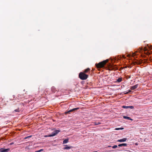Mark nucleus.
<instances>
[{
	"mask_svg": "<svg viewBox=\"0 0 152 152\" xmlns=\"http://www.w3.org/2000/svg\"><path fill=\"white\" fill-rule=\"evenodd\" d=\"M10 150V149L9 148L4 149V148H1L0 149V151L1 152H8Z\"/></svg>",
	"mask_w": 152,
	"mask_h": 152,
	"instance_id": "nucleus-5",
	"label": "nucleus"
},
{
	"mask_svg": "<svg viewBox=\"0 0 152 152\" xmlns=\"http://www.w3.org/2000/svg\"><path fill=\"white\" fill-rule=\"evenodd\" d=\"M117 69V68L115 66L111 67L109 68V70H112Z\"/></svg>",
	"mask_w": 152,
	"mask_h": 152,
	"instance_id": "nucleus-13",
	"label": "nucleus"
},
{
	"mask_svg": "<svg viewBox=\"0 0 152 152\" xmlns=\"http://www.w3.org/2000/svg\"><path fill=\"white\" fill-rule=\"evenodd\" d=\"M120 128H116L115 129V130H120Z\"/></svg>",
	"mask_w": 152,
	"mask_h": 152,
	"instance_id": "nucleus-24",
	"label": "nucleus"
},
{
	"mask_svg": "<svg viewBox=\"0 0 152 152\" xmlns=\"http://www.w3.org/2000/svg\"><path fill=\"white\" fill-rule=\"evenodd\" d=\"M65 147L63 148V149L64 150H68L72 148H73L72 146H68L67 145H65Z\"/></svg>",
	"mask_w": 152,
	"mask_h": 152,
	"instance_id": "nucleus-10",
	"label": "nucleus"
},
{
	"mask_svg": "<svg viewBox=\"0 0 152 152\" xmlns=\"http://www.w3.org/2000/svg\"><path fill=\"white\" fill-rule=\"evenodd\" d=\"M94 124L95 125H98L99 124H101V123L100 122L97 123V122H94Z\"/></svg>",
	"mask_w": 152,
	"mask_h": 152,
	"instance_id": "nucleus-18",
	"label": "nucleus"
},
{
	"mask_svg": "<svg viewBox=\"0 0 152 152\" xmlns=\"http://www.w3.org/2000/svg\"><path fill=\"white\" fill-rule=\"evenodd\" d=\"M127 144L126 143H122L118 145L119 147H122V146H127Z\"/></svg>",
	"mask_w": 152,
	"mask_h": 152,
	"instance_id": "nucleus-15",
	"label": "nucleus"
},
{
	"mask_svg": "<svg viewBox=\"0 0 152 152\" xmlns=\"http://www.w3.org/2000/svg\"><path fill=\"white\" fill-rule=\"evenodd\" d=\"M13 144H14V143L13 142H11L10 144V145H12Z\"/></svg>",
	"mask_w": 152,
	"mask_h": 152,
	"instance_id": "nucleus-25",
	"label": "nucleus"
},
{
	"mask_svg": "<svg viewBox=\"0 0 152 152\" xmlns=\"http://www.w3.org/2000/svg\"><path fill=\"white\" fill-rule=\"evenodd\" d=\"M12 96L14 99L15 98V96L14 95H13Z\"/></svg>",
	"mask_w": 152,
	"mask_h": 152,
	"instance_id": "nucleus-27",
	"label": "nucleus"
},
{
	"mask_svg": "<svg viewBox=\"0 0 152 152\" xmlns=\"http://www.w3.org/2000/svg\"><path fill=\"white\" fill-rule=\"evenodd\" d=\"M138 86V84H136L134 86H131L130 89L131 90H134L137 88Z\"/></svg>",
	"mask_w": 152,
	"mask_h": 152,
	"instance_id": "nucleus-11",
	"label": "nucleus"
},
{
	"mask_svg": "<svg viewBox=\"0 0 152 152\" xmlns=\"http://www.w3.org/2000/svg\"><path fill=\"white\" fill-rule=\"evenodd\" d=\"M117 147V145H114L112 147V148H115Z\"/></svg>",
	"mask_w": 152,
	"mask_h": 152,
	"instance_id": "nucleus-22",
	"label": "nucleus"
},
{
	"mask_svg": "<svg viewBox=\"0 0 152 152\" xmlns=\"http://www.w3.org/2000/svg\"><path fill=\"white\" fill-rule=\"evenodd\" d=\"M108 61V60H106L100 62L98 64H96L95 65L97 68H102L104 66V65Z\"/></svg>",
	"mask_w": 152,
	"mask_h": 152,
	"instance_id": "nucleus-1",
	"label": "nucleus"
},
{
	"mask_svg": "<svg viewBox=\"0 0 152 152\" xmlns=\"http://www.w3.org/2000/svg\"><path fill=\"white\" fill-rule=\"evenodd\" d=\"M122 107L124 108L127 109L128 108H129L131 109H133L134 108V107L133 106H123Z\"/></svg>",
	"mask_w": 152,
	"mask_h": 152,
	"instance_id": "nucleus-6",
	"label": "nucleus"
},
{
	"mask_svg": "<svg viewBox=\"0 0 152 152\" xmlns=\"http://www.w3.org/2000/svg\"><path fill=\"white\" fill-rule=\"evenodd\" d=\"M60 132V130H56L51 133V134L49 136H54L58 134Z\"/></svg>",
	"mask_w": 152,
	"mask_h": 152,
	"instance_id": "nucleus-3",
	"label": "nucleus"
},
{
	"mask_svg": "<svg viewBox=\"0 0 152 152\" xmlns=\"http://www.w3.org/2000/svg\"><path fill=\"white\" fill-rule=\"evenodd\" d=\"M122 77H119L115 81V83H119L122 81Z\"/></svg>",
	"mask_w": 152,
	"mask_h": 152,
	"instance_id": "nucleus-8",
	"label": "nucleus"
},
{
	"mask_svg": "<svg viewBox=\"0 0 152 152\" xmlns=\"http://www.w3.org/2000/svg\"><path fill=\"white\" fill-rule=\"evenodd\" d=\"M79 109V108L77 107L76 108H73L71 110H69L68 111L65 112V114H67V113H70L73 112V111L77 110L78 109Z\"/></svg>",
	"mask_w": 152,
	"mask_h": 152,
	"instance_id": "nucleus-4",
	"label": "nucleus"
},
{
	"mask_svg": "<svg viewBox=\"0 0 152 152\" xmlns=\"http://www.w3.org/2000/svg\"><path fill=\"white\" fill-rule=\"evenodd\" d=\"M90 70L91 69L89 68H88L87 69L84 70V71L83 72H84V73H90Z\"/></svg>",
	"mask_w": 152,
	"mask_h": 152,
	"instance_id": "nucleus-7",
	"label": "nucleus"
},
{
	"mask_svg": "<svg viewBox=\"0 0 152 152\" xmlns=\"http://www.w3.org/2000/svg\"><path fill=\"white\" fill-rule=\"evenodd\" d=\"M14 111L16 112H19V108L15 110Z\"/></svg>",
	"mask_w": 152,
	"mask_h": 152,
	"instance_id": "nucleus-23",
	"label": "nucleus"
},
{
	"mask_svg": "<svg viewBox=\"0 0 152 152\" xmlns=\"http://www.w3.org/2000/svg\"><path fill=\"white\" fill-rule=\"evenodd\" d=\"M120 129H124V128H120Z\"/></svg>",
	"mask_w": 152,
	"mask_h": 152,
	"instance_id": "nucleus-26",
	"label": "nucleus"
},
{
	"mask_svg": "<svg viewBox=\"0 0 152 152\" xmlns=\"http://www.w3.org/2000/svg\"><path fill=\"white\" fill-rule=\"evenodd\" d=\"M13 100V99H12V100Z\"/></svg>",
	"mask_w": 152,
	"mask_h": 152,
	"instance_id": "nucleus-29",
	"label": "nucleus"
},
{
	"mask_svg": "<svg viewBox=\"0 0 152 152\" xmlns=\"http://www.w3.org/2000/svg\"><path fill=\"white\" fill-rule=\"evenodd\" d=\"M43 151V149H41L39 150L36 151L35 152H41L42 151Z\"/></svg>",
	"mask_w": 152,
	"mask_h": 152,
	"instance_id": "nucleus-21",
	"label": "nucleus"
},
{
	"mask_svg": "<svg viewBox=\"0 0 152 152\" xmlns=\"http://www.w3.org/2000/svg\"><path fill=\"white\" fill-rule=\"evenodd\" d=\"M88 75L84 72H80L79 75V78L82 80H86L88 77Z\"/></svg>",
	"mask_w": 152,
	"mask_h": 152,
	"instance_id": "nucleus-2",
	"label": "nucleus"
},
{
	"mask_svg": "<svg viewBox=\"0 0 152 152\" xmlns=\"http://www.w3.org/2000/svg\"><path fill=\"white\" fill-rule=\"evenodd\" d=\"M142 63V61H139L138 62H135L134 63V64H140Z\"/></svg>",
	"mask_w": 152,
	"mask_h": 152,
	"instance_id": "nucleus-17",
	"label": "nucleus"
},
{
	"mask_svg": "<svg viewBox=\"0 0 152 152\" xmlns=\"http://www.w3.org/2000/svg\"><path fill=\"white\" fill-rule=\"evenodd\" d=\"M127 140V138H124L123 139H120V140H117V142H124L126 141Z\"/></svg>",
	"mask_w": 152,
	"mask_h": 152,
	"instance_id": "nucleus-9",
	"label": "nucleus"
},
{
	"mask_svg": "<svg viewBox=\"0 0 152 152\" xmlns=\"http://www.w3.org/2000/svg\"><path fill=\"white\" fill-rule=\"evenodd\" d=\"M69 142L68 139H66L64 140L63 141V144H65L67 143V142Z\"/></svg>",
	"mask_w": 152,
	"mask_h": 152,
	"instance_id": "nucleus-16",
	"label": "nucleus"
},
{
	"mask_svg": "<svg viewBox=\"0 0 152 152\" xmlns=\"http://www.w3.org/2000/svg\"><path fill=\"white\" fill-rule=\"evenodd\" d=\"M123 118H124V119H128L129 120H131V121H132L133 120L132 119V118H130V117H129L124 116L123 117Z\"/></svg>",
	"mask_w": 152,
	"mask_h": 152,
	"instance_id": "nucleus-14",
	"label": "nucleus"
},
{
	"mask_svg": "<svg viewBox=\"0 0 152 152\" xmlns=\"http://www.w3.org/2000/svg\"><path fill=\"white\" fill-rule=\"evenodd\" d=\"M51 90L54 93H55L56 91H58L57 90H56V88L54 86H53L51 88Z\"/></svg>",
	"mask_w": 152,
	"mask_h": 152,
	"instance_id": "nucleus-12",
	"label": "nucleus"
},
{
	"mask_svg": "<svg viewBox=\"0 0 152 152\" xmlns=\"http://www.w3.org/2000/svg\"><path fill=\"white\" fill-rule=\"evenodd\" d=\"M32 137V135L29 136H27V137H25L24 138V139H28V138H30V137Z\"/></svg>",
	"mask_w": 152,
	"mask_h": 152,
	"instance_id": "nucleus-19",
	"label": "nucleus"
},
{
	"mask_svg": "<svg viewBox=\"0 0 152 152\" xmlns=\"http://www.w3.org/2000/svg\"><path fill=\"white\" fill-rule=\"evenodd\" d=\"M131 92V90H129V91L127 92L124 93V94H128L130 92Z\"/></svg>",
	"mask_w": 152,
	"mask_h": 152,
	"instance_id": "nucleus-20",
	"label": "nucleus"
},
{
	"mask_svg": "<svg viewBox=\"0 0 152 152\" xmlns=\"http://www.w3.org/2000/svg\"><path fill=\"white\" fill-rule=\"evenodd\" d=\"M111 147V146H109H109H108V147Z\"/></svg>",
	"mask_w": 152,
	"mask_h": 152,
	"instance_id": "nucleus-28",
	"label": "nucleus"
}]
</instances>
